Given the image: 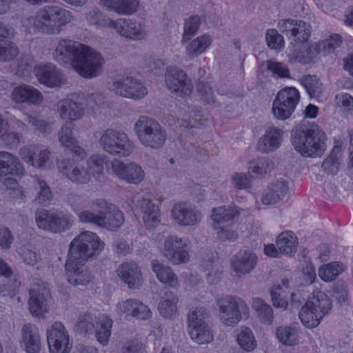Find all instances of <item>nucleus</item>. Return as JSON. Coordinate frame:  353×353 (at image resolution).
I'll return each mask as SVG.
<instances>
[{"label":"nucleus","mask_w":353,"mask_h":353,"mask_svg":"<svg viewBox=\"0 0 353 353\" xmlns=\"http://www.w3.org/2000/svg\"><path fill=\"white\" fill-rule=\"evenodd\" d=\"M72 18L70 11L60 6H50L39 10L35 15L25 18L22 23L30 32L59 34L61 27L70 23Z\"/></svg>","instance_id":"obj_1"},{"label":"nucleus","mask_w":353,"mask_h":353,"mask_svg":"<svg viewBox=\"0 0 353 353\" xmlns=\"http://www.w3.org/2000/svg\"><path fill=\"white\" fill-rule=\"evenodd\" d=\"M326 134L318 125L300 126L291 135L294 149L307 157H321L326 150Z\"/></svg>","instance_id":"obj_2"},{"label":"nucleus","mask_w":353,"mask_h":353,"mask_svg":"<svg viewBox=\"0 0 353 353\" xmlns=\"http://www.w3.org/2000/svg\"><path fill=\"white\" fill-rule=\"evenodd\" d=\"M24 172V168L17 157L8 152L0 151V181L8 188L12 198L24 196L17 179Z\"/></svg>","instance_id":"obj_3"},{"label":"nucleus","mask_w":353,"mask_h":353,"mask_svg":"<svg viewBox=\"0 0 353 353\" xmlns=\"http://www.w3.org/2000/svg\"><path fill=\"white\" fill-rule=\"evenodd\" d=\"M134 130L139 142L148 148L160 149L167 139L165 129L157 120L148 116L139 117Z\"/></svg>","instance_id":"obj_4"},{"label":"nucleus","mask_w":353,"mask_h":353,"mask_svg":"<svg viewBox=\"0 0 353 353\" xmlns=\"http://www.w3.org/2000/svg\"><path fill=\"white\" fill-rule=\"evenodd\" d=\"M98 143L109 154L123 158L130 156L135 149V143L126 133L114 128L99 132Z\"/></svg>","instance_id":"obj_5"},{"label":"nucleus","mask_w":353,"mask_h":353,"mask_svg":"<svg viewBox=\"0 0 353 353\" xmlns=\"http://www.w3.org/2000/svg\"><path fill=\"white\" fill-rule=\"evenodd\" d=\"M104 248V243L94 232L83 231L70 243L68 258L86 261L98 254Z\"/></svg>","instance_id":"obj_6"},{"label":"nucleus","mask_w":353,"mask_h":353,"mask_svg":"<svg viewBox=\"0 0 353 353\" xmlns=\"http://www.w3.org/2000/svg\"><path fill=\"white\" fill-rule=\"evenodd\" d=\"M103 63V59L99 53L85 46L73 62L72 68L81 77L90 79L101 74Z\"/></svg>","instance_id":"obj_7"},{"label":"nucleus","mask_w":353,"mask_h":353,"mask_svg":"<svg viewBox=\"0 0 353 353\" xmlns=\"http://www.w3.org/2000/svg\"><path fill=\"white\" fill-rule=\"evenodd\" d=\"M300 99L299 92L293 87L281 90L272 104L274 117L281 121L289 119L294 112Z\"/></svg>","instance_id":"obj_8"},{"label":"nucleus","mask_w":353,"mask_h":353,"mask_svg":"<svg viewBox=\"0 0 353 353\" xmlns=\"http://www.w3.org/2000/svg\"><path fill=\"white\" fill-rule=\"evenodd\" d=\"M189 245L188 239L168 235L164 239L162 254L174 265L186 263L190 259Z\"/></svg>","instance_id":"obj_9"},{"label":"nucleus","mask_w":353,"mask_h":353,"mask_svg":"<svg viewBox=\"0 0 353 353\" xmlns=\"http://www.w3.org/2000/svg\"><path fill=\"white\" fill-rule=\"evenodd\" d=\"M166 88L177 97L190 96L193 90L191 79L185 71L176 66H169L165 72Z\"/></svg>","instance_id":"obj_10"},{"label":"nucleus","mask_w":353,"mask_h":353,"mask_svg":"<svg viewBox=\"0 0 353 353\" xmlns=\"http://www.w3.org/2000/svg\"><path fill=\"white\" fill-rule=\"evenodd\" d=\"M279 30L290 40L292 45H302L310 38L312 27L310 24L291 19H281L278 23Z\"/></svg>","instance_id":"obj_11"},{"label":"nucleus","mask_w":353,"mask_h":353,"mask_svg":"<svg viewBox=\"0 0 353 353\" xmlns=\"http://www.w3.org/2000/svg\"><path fill=\"white\" fill-rule=\"evenodd\" d=\"M110 89L117 95L133 99H141L148 93L147 88L141 81L129 76L115 79Z\"/></svg>","instance_id":"obj_12"},{"label":"nucleus","mask_w":353,"mask_h":353,"mask_svg":"<svg viewBox=\"0 0 353 353\" xmlns=\"http://www.w3.org/2000/svg\"><path fill=\"white\" fill-rule=\"evenodd\" d=\"M101 24V22H99ZM103 26L111 28L117 31L121 36L132 39L141 40L146 37L148 32L145 26L137 21L119 19L113 21L110 19H103Z\"/></svg>","instance_id":"obj_13"},{"label":"nucleus","mask_w":353,"mask_h":353,"mask_svg":"<svg viewBox=\"0 0 353 353\" xmlns=\"http://www.w3.org/2000/svg\"><path fill=\"white\" fill-rule=\"evenodd\" d=\"M47 341L50 353H70L72 341L61 322H54L48 330Z\"/></svg>","instance_id":"obj_14"},{"label":"nucleus","mask_w":353,"mask_h":353,"mask_svg":"<svg viewBox=\"0 0 353 353\" xmlns=\"http://www.w3.org/2000/svg\"><path fill=\"white\" fill-rule=\"evenodd\" d=\"M219 309L221 321L228 325L233 326L241 319L240 308L244 305L243 301L236 296H226L216 300Z\"/></svg>","instance_id":"obj_15"},{"label":"nucleus","mask_w":353,"mask_h":353,"mask_svg":"<svg viewBox=\"0 0 353 353\" xmlns=\"http://www.w3.org/2000/svg\"><path fill=\"white\" fill-rule=\"evenodd\" d=\"M171 215L176 223L183 227L196 226L203 219L200 210L190 203L179 201L174 204Z\"/></svg>","instance_id":"obj_16"},{"label":"nucleus","mask_w":353,"mask_h":353,"mask_svg":"<svg viewBox=\"0 0 353 353\" xmlns=\"http://www.w3.org/2000/svg\"><path fill=\"white\" fill-rule=\"evenodd\" d=\"M112 174L131 184H139L145 177L142 168L134 162L125 163L119 159L111 162Z\"/></svg>","instance_id":"obj_17"},{"label":"nucleus","mask_w":353,"mask_h":353,"mask_svg":"<svg viewBox=\"0 0 353 353\" xmlns=\"http://www.w3.org/2000/svg\"><path fill=\"white\" fill-rule=\"evenodd\" d=\"M84 46L85 45L71 39H61L53 52V58L60 65H68L72 68L73 62Z\"/></svg>","instance_id":"obj_18"},{"label":"nucleus","mask_w":353,"mask_h":353,"mask_svg":"<svg viewBox=\"0 0 353 353\" xmlns=\"http://www.w3.org/2000/svg\"><path fill=\"white\" fill-rule=\"evenodd\" d=\"M57 166L59 170L74 183L83 185L91 179L92 172L88 168L73 159H63L58 163Z\"/></svg>","instance_id":"obj_19"},{"label":"nucleus","mask_w":353,"mask_h":353,"mask_svg":"<svg viewBox=\"0 0 353 353\" xmlns=\"http://www.w3.org/2000/svg\"><path fill=\"white\" fill-rule=\"evenodd\" d=\"M30 312L36 317H43L48 311V301L50 296L49 289L44 285H37L29 292Z\"/></svg>","instance_id":"obj_20"},{"label":"nucleus","mask_w":353,"mask_h":353,"mask_svg":"<svg viewBox=\"0 0 353 353\" xmlns=\"http://www.w3.org/2000/svg\"><path fill=\"white\" fill-rule=\"evenodd\" d=\"M34 73L38 81L49 88H60L66 83L61 71L51 63L35 67Z\"/></svg>","instance_id":"obj_21"},{"label":"nucleus","mask_w":353,"mask_h":353,"mask_svg":"<svg viewBox=\"0 0 353 353\" xmlns=\"http://www.w3.org/2000/svg\"><path fill=\"white\" fill-rule=\"evenodd\" d=\"M85 261L68 258L65 264L68 281L73 285H85L91 281L90 272L84 266Z\"/></svg>","instance_id":"obj_22"},{"label":"nucleus","mask_w":353,"mask_h":353,"mask_svg":"<svg viewBox=\"0 0 353 353\" xmlns=\"http://www.w3.org/2000/svg\"><path fill=\"white\" fill-rule=\"evenodd\" d=\"M137 208L142 214V219L145 225L149 228L157 226L160 221V210L151 199L140 196L134 197Z\"/></svg>","instance_id":"obj_23"},{"label":"nucleus","mask_w":353,"mask_h":353,"mask_svg":"<svg viewBox=\"0 0 353 353\" xmlns=\"http://www.w3.org/2000/svg\"><path fill=\"white\" fill-rule=\"evenodd\" d=\"M21 345L27 353H39L41 339L39 328L32 323L24 324L21 330Z\"/></svg>","instance_id":"obj_24"},{"label":"nucleus","mask_w":353,"mask_h":353,"mask_svg":"<svg viewBox=\"0 0 353 353\" xmlns=\"http://www.w3.org/2000/svg\"><path fill=\"white\" fill-rule=\"evenodd\" d=\"M117 312L126 316L135 317L138 319L145 320L150 318L152 312L149 307L134 299H128L119 302L117 305Z\"/></svg>","instance_id":"obj_25"},{"label":"nucleus","mask_w":353,"mask_h":353,"mask_svg":"<svg viewBox=\"0 0 353 353\" xmlns=\"http://www.w3.org/2000/svg\"><path fill=\"white\" fill-rule=\"evenodd\" d=\"M11 99L16 103H27L29 105H39L43 99L39 90L27 84L14 88L11 93Z\"/></svg>","instance_id":"obj_26"},{"label":"nucleus","mask_w":353,"mask_h":353,"mask_svg":"<svg viewBox=\"0 0 353 353\" xmlns=\"http://www.w3.org/2000/svg\"><path fill=\"white\" fill-rule=\"evenodd\" d=\"M117 273L130 289L138 288L143 282L141 270L133 261L123 263L117 268Z\"/></svg>","instance_id":"obj_27"},{"label":"nucleus","mask_w":353,"mask_h":353,"mask_svg":"<svg viewBox=\"0 0 353 353\" xmlns=\"http://www.w3.org/2000/svg\"><path fill=\"white\" fill-rule=\"evenodd\" d=\"M283 132L275 126L266 128L264 134L259 139L258 150L262 153H270L277 150L282 142Z\"/></svg>","instance_id":"obj_28"},{"label":"nucleus","mask_w":353,"mask_h":353,"mask_svg":"<svg viewBox=\"0 0 353 353\" xmlns=\"http://www.w3.org/2000/svg\"><path fill=\"white\" fill-rule=\"evenodd\" d=\"M257 263L256 255L249 250H240L231 259V268L236 273L247 274L252 271Z\"/></svg>","instance_id":"obj_29"},{"label":"nucleus","mask_w":353,"mask_h":353,"mask_svg":"<svg viewBox=\"0 0 353 353\" xmlns=\"http://www.w3.org/2000/svg\"><path fill=\"white\" fill-rule=\"evenodd\" d=\"M20 155L24 161L37 168H46L50 159V152L41 148H24Z\"/></svg>","instance_id":"obj_30"},{"label":"nucleus","mask_w":353,"mask_h":353,"mask_svg":"<svg viewBox=\"0 0 353 353\" xmlns=\"http://www.w3.org/2000/svg\"><path fill=\"white\" fill-rule=\"evenodd\" d=\"M57 112L63 120L72 121L79 119L84 114L85 108L80 102L65 99L58 103Z\"/></svg>","instance_id":"obj_31"},{"label":"nucleus","mask_w":353,"mask_h":353,"mask_svg":"<svg viewBox=\"0 0 353 353\" xmlns=\"http://www.w3.org/2000/svg\"><path fill=\"white\" fill-rule=\"evenodd\" d=\"M288 192L287 181L281 179L273 183L265 190L261 196V202L264 205H274L282 201Z\"/></svg>","instance_id":"obj_32"},{"label":"nucleus","mask_w":353,"mask_h":353,"mask_svg":"<svg viewBox=\"0 0 353 353\" xmlns=\"http://www.w3.org/2000/svg\"><path fill=\"white\" fill-rule=\"evenodd\" d=\"M239 215V212L234 207L224 206L212 209L211 218L214 229L231 225L234 219Z\"/></svg>","instance_id":"obj_33"},{"label":"nucleus","mask_w":353,"mask_h":353,"mask_svg":"<svg viewBox=\"0 0 353 353\" xmlns=\"http://www.w3.org/2000/svg\"><path fill=\"white\" fill-rule=\"evenodd\" d=\"M151 265L153 272L160 282L171 288H174L178 285V277L170 267L162 264L158 260H153L151 262Z\"/></svg>","instance_id":"obj_34"},{"label":"nucleus","mask_w":353,"mask_h":353,"mask_svg":"<svg viewBox=\"0 0 353 353\" xmlns=\"http://www.w3.org/2000/svg\"><path fill=\"white\" fill-rule=\"evenodd\" d=\"M323 317L331 310L332 303L329 297L320 290L314 291L305 303Z\"/></svg>","instance_id":"obj_35"},{"label":"nucleus","mask_w":353,"mask_h":353,"mask_svg":"<svg viewBox=\"0 0 353 353\" xmlns=\"http://www.w3.org/2000/svg\"><path fill=\"white\" fill-rule=\"evenodd\" d=\"M179 301L176 294L172 291H166L161 298L158 310L160 314L165 319H171L177 312Z\"/></svg>","instance_id":"obj_36"},{"label":"nucleus","mask_w":353,"mask_h":353,"mask_svg":"<svg viewBox=\"0 0 353 353\" xmlns=\"http://www.w3.org/2000/svg\"><path fill=\"white\" fill-rule=\"evenodd\" d=\"M276 245L281 255L292 256L296 251L298 239L292 231H285L278 236Z\"/></svg>","instance_id":"obj_37"},{"label":"nucleus","mask_w":353,"mask_h":353,"mask_svg":"<svg viewBox=\"0 0 353 353\" xmlns=\"http://www.w3.org/2000/svg\"><path fill=\"white\" fill-rule=\"evenodd\" d=\"M112 323V320L108 316L101 315L97 318L94 332L97 341L103 346L108 344Z\"/></svg>","instance_id":"obj_38"},{"label":"nucleus","mask_w":353,"mask_h":353,"mask_svg":"<svg viewBox=\"0 0 353 353\" xmlns=\"http://www.w3.org/2000/svg\"><path fill=\"white\" fill-rule=\"evenodd\" d=\"M139 0H103V5L120 14L134 13L139 7Z\"/></svg>","instance_id":"obj_39"},{"label":"nucleus","mask_w":353,"mask_h":353,"mask_svg":"<svg viewBox=\"0 0 353 353\" xmlns=\"http://www.w3.org/2000/svg\"><path fill=\"white\" fill-rule=\"evenodd\" d=\"M33 187L37 194L34 201L39 204H45L50 202L52 198L53 194L51 188L47 181L39 176H33Z\"/></svg>","instance_id":"obj_40"},{"label":"nucleus","mask_w":353,"mask_h":353,"mask_svg":"<svg viewBox=\"0 0 353 353\" xmlns=\"http://www.w3.org/2000/svg\"><path fill=\"white\" fill-rule=\"evenodd\" d=\"M74 220L70 214L63 211L52 210V225L50 232L52 233H61L70 229Z\"/></svg>","instance_id":"obj_41"},{"label":"nucleus","mask_w":353,"mask_h":353,"mask_svg":"<svg viewBox=\"0 0 353 353\" xmlns=\"http://www.w3.org/2000/svg\"><path fill=\"white\" fill-rule=\"evenodd\" d=\"M101 228L113 230L119 228L124 222L123 214L115 205L109 207V210L102 215Z\"/></svg>","instance_id":"obj_42"},{"label":"nucleus","mask_w":353,"mask_h":353,"mask_svg":"<svg viewBox=\"0 0 353 353\" xmlns=\"http://www.w3.org/2000/svg\"><path fill=\"white\" fill-rule=\"evenodd\" d=\"M345 270L343 263L337 261L330 262L321 265L318 271L319 276L324 282L334 281Z\"/></svg>","instance_id":"obj_43"},{"label":"nucleus","mask_w":353,"mask_h":353,"mask_svg":"<svg viewBox=\"0 0 353 353\" xmlns=\"http://www.w3.org/2000/svg\"><path fill=\"white\" fill-rule=\"evenodd\" d=\"M253 308L259 321L265 325L272 324L274 319L272 307L260 298L253 300Z\"/></svg>","instance_id":"obj_44"},{"label":"nucleus","mask_w":353,"mask_h":353,"mask_svg":"<svg viewBox=\"0 0 353 353\" xmlns=\"http://www.w3.org/2000/svg\"><path fill=\"white\" fill-rule=\"evenodd\" d=\"M293 49L288 54L289 61L290 63L299 62L303 64L307 63L312 58V51L316 50V46H312L305 48L304 43L302 45H292Z\"/></svg>","instance_id":"obj_45"},{"label":"nucleus","mask_w":353,"mask_h":353,"mask_svg":"<svg viewBox=\"0 0 353 353\" xmlns=\"http://www.w3.org/2000/svg\"><path fill=\"white\" fill-rule=\"evenodd\" d=\"M212 39L210 36L204 34L192 40L186 46L187 55L190 58H194L205 52L210 46Z\"/></svg>","instance_id":"obj_46"},{"label":"nucleus","mask_w":353,"mask_h":353,"mask_svg":"<svg viewBox=\"0 0 353 353\" xmlns=\"http://www.w3.org/2000/svg\"><path fill=\"white\" fill-rule=\"evenodd\" d=\"M96 320V316L90 312L80 314L75 325V331L82 334H92Z\"/></svg>","instance_id":"obj_47"},{"label":"nucleus","mask_w":353,"mask_h":353,"mask_svg":"<svg viewBox=\"0 0 353 353\" xmlns=\"http://www.w3.org/2000/svg\"><path fill=\"white\" fill-rule=\"evenodd\" d=\"M191 339L198 344H206L213 340L212 332L208 324L188 328Z\"/></svg>","instance_id":"obj_48"},{"label":"nucleus","mask_w":353,"mask_h":353,"mask_svg":"<svg viewBox=\"0 0 353 353\" xmlns=\"http://www.w3.org/2000/svg\"><path fill=\"white\" fill-rule=\"evenodd\" d=\"M209 312L203 306L192 307L187 314L188 328L207 324Z\"/></svg>","instance_id":"obj_49"},{"label":"nucleus","mask_w":353,"mask_h":353,"mask_svg":"<svg viewBox=\"0 0 353 353\" xmlns=\"http://www.w3.org/2000/svg\"><path fill=\"white\" fill-rule=\"evenodd\" d=\"M236 341L239 346L245 351H252L256 347L255 338L248 327H241L239 330Z\"/></svg>","instance_id":"obj_50"},{"label":"nucleus","mask_w":353,"mask_h":353,"mask_svg":"<svg viewBox=\"0 0 353 353\" xmlns=\"http://www.w3.org/2000/svg\"><path fill=\"white\" fill-rule=\"evenodd\" d=\"M322 318L316 311L310 307H307L305 304L302 307L299 312L300 320L305 327L309 328L316 327Z\"/></svg>","instance_id":"obj_51"},{"label":"nucleus","mask_w":353,"mask_h":353,"mask_svg":"<svg viewBox=\"0 0 353 353\" xmlns=\"http://www.w3.org/2000/svg\"><path fill=\"white\" fill-rule=\"evenodd\" d=\"M272 168V162L265 157L258 158L248 163L249 170L256 176H263L270 172Z\"/></svg>","instance_id":"obj_52"},{"label":"nucleus","mask_w":353,"mask_h":353,"mask_svg":"<svg viewBox=\"0 0 353 353\" xmlns=\"http://www.w3.org/2000/svg\"><path fill=\"white\" fill-rule=\"evenodd\" d=\"M310 97H317L322 92V83L315 75H306L301 79Z\"/></svg>","instance_id":"obj_53"},{"label":"nucleus","mask_w":353,"mask_h":353,"mask_svg":"<svg viewBox=\"0 0 353 353\" xmlns=\"http://www.w3.org/2000/svg\"><path fill=\"white\" fill-rule=\"evenodd\" d=\"M341 149L336 146L333 148L330 156L323 162L322 168L328 174H335L339 170V157Z\"/></svg>","instance_id":"obj_54"},{"label":"nucleus","mask_w":353,"mask_h":353,"mask_svg":"<svg viewBox=\"0 0 353 353\" xmlns=\"http://www.w3.org/2000/svg\"><path fill=\"white\" fill-rule=\"evenodd\" d=\"M19 54L17 46L8 39L0 41V61H10Z\"/></svg>","instance_id":"obj_55"},{"label":"nucleus","mask_w":353,"mask_h":353,"mask_svg":"<svg viewBox=\"0 0 353 353\" xmlns=\"http://www.w3.org/2000/svg\"><path fill=\"white\" fill-rule=\"evenodd\" d=\"M276 337L285 345H294L297 342V334L294 328L280 327L276 330Z\"/></svg>","instance_id":"obj_56"},{"label":"nucleus","mask_w":353,"mask_h":353,"mask_svg":"<svg viewBox=\"0 0 353 353\" xmlns=\"http://www.w3.org/2000/svg\"><path fill=\"white\" fill-rule=\"evenodd\" d=\"M201 23V19L198 16H192L185 20L182 41H188L194 35Z\"/></svg>","instance_id":"obj_57"},{"label":"nucleus","mask_w":353,"mask_h":353,"mask_svg":"<svg viewBox=\"0 0 353 353\" xmlns=\"http://www.w3.org/2000/svg\"><path fill=\"white\" fill-rule=\"evenodd\" d=\"M196 89L201 100L203 102L206 103H215V94L212 86L208 83L199 81Z\"/></svg>","instance_id":"obj_58"},{"label":"nucleus","mask_w":353,"mask_h":353,"mask_svg":"<svg viewBox=\"0 0 353 353\" xmlns=\"http://www.w3.org/2000/svg\"><path fill=\"white\" fill-rule=\"evenodd\" d=\"M52 210L46 209L37 210L35 214V220L37 226L42 230L50 232L52 225Z\"/></svg>","instance_id":"obj_59"},{"label":"nucleus","mask_w":353,"mask_h":353,"mask_svg":"<svg viewBox=\"0 0 353 353\" xmlns=\"http://www.w3.org/2000/svg\"><path fill=\"white\" fill-rule=\"evenodd\" d=\"M232 186L237 190H246L251 186V176L245 173H234L231 176Z\"/></svg>","instance_id":"obj_60"},{"label":"nucleus","mask_w":353,"mask_h":353,"mask_svg":"<svg viewBox=\"0 0 353 353\" xmlns=\"http://www.w3.org/2000/svg\"><path fill=\"white\" fill-rule=\"evenodd\" d=\"M18 253L23 261L29 265H36L40 259V255L37 252L25 246L20 247Z\"/></svg>","instance_id":"obj_61"},{"label":"nucleus","mask_w":353,"mask_h":353,"mask_svg":"<svg viewBox=\"0 0 353 353\" xmlns=\"http://www.w3.org/2000/svg\"><path fill=\"white\" fill-rule=\"evenodd\" d=\"M59 140L63 146L68 148L75 143L76 139L74 138L71 127L65 124L63 125L59 132Z\"/></svg>","instance_id":"obj_62"},{"label":"nucleus","mask_w":353,"mask_h":353,"mask_svg":"<svg viewBox=\"0 0 353 353\" xmlns=\"http://www.w3.org/2000/svg\"><path fill=\"white\" fill-rule=\"evenodd\" d=\"M268 45L272 49H280L283 47L284 41L283 36L274 29H270L266 33Z\"/></svg>","instance_id":"obj_63"},{"label":"nucleus","mask_w":353,"mask_h":353,"mask_svg":"<svg viewBox=\"0 0 353 353\" xmlns=\"http://www.w3.org/2000/svg\"><path fill=\"white\" fill-rule=\"evenodd\" d=\"M341 42V37L339 35H332L329 39L324 40L319 43V50H323L324 53H330L333 52L336 48L339 47Z\"/></svg>","instance_id":"obj_64"}]
</instances>
